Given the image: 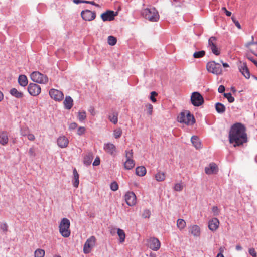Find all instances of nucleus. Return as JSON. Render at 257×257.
I'll list each match as a JSON object with an SVG mask.
<instances>
[{
	"instance_id": "nucleus-4",
	"label": "nucleus",
	"mask_w": 257,
	"mask_h": 257,
	"mask_svg": "<svg viewBox=\"0 0 257 257\" xmlns=\"http://www.w3.org/2000/svg\"><path fill=\"white\" fill-rule=\"evenodd\" d=\"M141 14L144 17L151 22L158 21L159 19V14L154 8L144 9L142 11Z\"/></svg>"
},
{
	"instance_id": "nucleus-7",
	"label": "nucleus",
	"mask_w": 257,
	"mask_h": 257,
	"mask_svg": "<svg viewBox=\"0 0 257 257\" xmlns=\"http://www.w3.org/2000/svg\"><path fill=\"white\" fill-rule=\"evenodd\" d=\"M96 242V238L94 236H90L88 238L83 246V252L85 254H88L92 249L95 246Z\"/></svg>"
},
{
	"instance_id": "nucleus-10",
	"label": "nucleus",
	"mask_w": 257,
	"mask_h": 257,
	"mask_svg": "<svg viewBox=\"0 0 257 257\" xmlns=\"http://www.w3.org/2000/svg\"><path fill=\"white\" fill-rule=\"evenodd\" d=\"M208 46L212 52L215 55H219L220 53V50L217 47V39L215 37H211L208 40Z\"/></svg>"
},
{
	"instance_id": "nucleus-8",
	"label": "nucleus",
	"mask_w": 257,
	"mask_h": 257,
	"mask_svg": "<svg viewBox=\"0 0 257 257\" xmlns=\"http://www.w3.org/2000/svg\"><path fill=\"white\" fill-rule=\"evenodd\" d=\"M191 101L192 104L195 106H199L204 103L203 97L197 92H194L192 93Z\"/></svg>"
},
{
	"instance_id": "nucleus-53",
	"label": "nucleus",
	"mask_w": 257,
	"mask_h": 257,
	"mask_svg": "<svg viewBox=\"0 0 257 257\" xmlns=\"http://www.w3.org/2000/svg\"><path fill=\"white\" fill-rule=\"evenodd\" d=\"M77 126H78V125L76 122H72L69 124V128L70 130H75V128H76Z\"/></svg>"
},
{
	"instance_id": "nucleus-45",
	"label": "nucleus",
	"mask_w": 257,
	"mask_h": 257,
	"mask_svg": "<svg viewBox=\"0 0 257 257\" xmlns=\"http://www.w3.org/2000/svg\"><path fill=\"white\" fill-rule=\"evenodd\" d=\"M110 188L112 191H115L118 189V185L116 182L111 183L110 185Z\"/></svg>"
},
{
	"instance_id": "nucleus-58",
	"label": "nucleus",
	"mask_w": 257,
	"mask_h": 257,
	"mask_svg": "<svg viewBox=\"0 0 257 257\" xmlns=\"http://www.w3.org/2000/svg\"><path fill=\"white\" fill-rule=\"evenodd\" d=\"M89 111L92 115H93V116L95 115V112L94 108H93V107L90 108V109L89 110Z\"/></svg>"
},
{
	"instance_id": "nucleus-23",
	"label": "nucleus",
	"mask_w": 257,
	"mask_h": 257,
	"mask_svg": "<svg viewBox=\"0 0 257 257\" xmlns=\"http://www.w3.org/2000/svg\"><path fill=\"white\" fill-rule=\"evenodd\" d=\"M9 141L8 133L6 131H0V144L5 146Z\"/></svg>"
},
{
	"instance_id": "nucleus-13",
	"label": "nucleus",
	"mask_w": 257,
	"mask_h": 257,
	"mask_svg": "<svg viewBox=\"0 0 257 257\" xmlns=\"http://www.w3.org/2000/svg\"><path fill=\"white\" fill-rule=\"evenodd\" d=\"M117 15V12H114L112 10H107L104 13L101 14V18L103 21H110L114 19L115 16Z\"/></svg>"
},
{
	"instance_id": "nucleus-2",
	"label": "nucleus",
	"mask_w": 257,
	"mask_h": 257,
	"mask_svg": "<svg viewBox=\"0 0 257 257\" xmlns=\"http://www.w3.org/2000/svg\"><path fill=\"white\" fill-rule=\"evenodd\" d=\"M177 120L179 122L185 123L187 125H191L195 122L194 116L188 110L181 112L177 117Z\"/></svg>"
},
{
	"instance_id": "nucleus-27",
	"label": "nucleus",
	"mask_w": 257,
	"mask_h": 257,
	"mask_svg": "<svg viewBox=\"0 0 257 257\" xmlns=\"http://www.w3.org/2000/svg\"><path fill=\"white\" fill-rule=\"evenodd\" d=\"M191 142L193 146L196 148L198 149L201 148V143L197 136H193L191 138Z\"/></svg>"
},
{
	"instance_id": "nucleus-30",
	"label": "nucleus",
	"mask_w": 257,
	"mask_h": 257,
	"mask_svg": "<svg viewBox=\"0 0 257 257\" xmlns=\"http://www.w3.org/2000/svg\"><path fill=\"white\" fill-rule=\"evenodd\" d=\"M117 230V233L119 238V242L122 243L125 240V233L124 231L121 229L118 228Z\"/></svg>"
},
{
	"instance_id": "nucleus-56",
	"label": "nucleus",
	"mask_w": 257,
	"mask_h": 257,
	"mask_svg": "<svg viewBox=\"0 0 257 257\" xmlns=\"http://www.w3.org/2000/svg\"><path fill=\"white\" fill-rule=\"evenodd\" d=\"M225 90V87L223 85H220L218 89V91L219 93L224 92Z\"/></svg>"
},
{
	"instance_id": "nucleus-37",
	"label": "nucleus",
	"mask_w": 257,
	"mask_h": 257,
	"mask_svg": "<svg viewBox=\"0 0 257 257\" xmlns=\"http://www.w3.org/2000/svg\"><path fill=\"white\" fill-rule=\"evenodd\" d=\"M86 118V114L85 111H79L78 113V118L80 121H83Z\"/></svg>"
},
{
	"instance_id": "nucleus-35",
	"label": "nucleus",
	"mask_w": 257,
	"mask_h": 257,
	"mask_svg": "<svg viewBox=\"0 0 257 257\" xmlns=\"http://www.w3.org/2000/svg\"><path fill=\"white\" fill-rule=\"evenodd\" d=\"M155 179L157 181H163L165 179V174L163 172H158L155 175Z\"/></svg>"
},
{
	"instance_id": "nucleus-64",
	"label": "nucleus",
	"mask_w": 257,
	"mask_h": 257,
	"mask_svg": "<svg viewBox=\"0 0 257 257\" xmlns=\"http://www.w3.org/2000/svg\"><path fill=\"white\" fill-rule=\"evenodd\" d=\"M225 13L227 16H230L231 15V12L228 11L227 10L225 11Z\"/></svg>"
},
{
	"instance_id": "nucleus-52",
	"label": "nucleus",
	"mask_w": 257,
	"mask_h": 257,
	"mask_svg": "<svg viewBox=\"0 0 257 257\" xmlns=\"http://www.w3.org/2000/svg\"><path fill=\"white\" fill-rule=\"evenodd\" d=\"M29 133L28 128L26 127L21 130V134L22 136H26Z\"/></svg>"
},
{
	"instance_id": "nucleus-25",
	"label": "nucleus",
	"mask_w": 257,
	"mask_h": 257,
	"mask_svg": "<svg viewBox=\"0 0 257 257\" xmlns=\"http://www.w3.org/2000/svg\"><path fill=\"white\" fill-rule=\"evenodd\" d=\"M73 179H74V182H73V186L75 188H77L79 185V174L77 171V170L76 168H74L73 169Z\"/></svg>"
},
{
	"instance_id": "nucleus-22",
	"label": "nucleus",
	"mask_w": 257,
	"mask_h": 257,
	"mask_svg": "<svg viewBox=\"0 0 257 257\" xmlns=\"http://www.w3.org/2000/svg\"><path fill=\"white\" fill-rule=\"evenodd\" d=\"M189 232L194 236L198 237L200 235V228L197 225H191L189 227Z\"/></svg>"
},
{
	"instance_id": "nucleus-38",
	"label": "nucleus",
	"mask_w": 257,
	"mask_h": 257,
	"mask_svg": "<svg viewBox=\"0 0 257 257\" xmlns=\"http://www.w3.org/2000/svg\"><path fill=\"white\" fill-rule=\"evenodd\" d=\"M205 54V51L201 50L198 52H195L193 54V57L195 58H200L203 57Z\"/></svg>"
},
{
	"instance_id": "nucleus-6",
	"label": "nucleus",
	"mask_w": 257,
	"mask_h": 257,
	"mask_svg": "<svg viewBox=\"0 0 257 257\" xmlns=\"http://www.w3.org/2000/svg\"><path fill=\"white\" fill-rule=\"evenodd\" d=\"M206 69L209 72L213 74L220 75L222 72L221 65L214 61L208 62L206 64Z\"/></svg>"
},
{
	"instance_id": "nucleus-40",
	"label": "nucleus",
	"mask_w": 257,
	"mask_h": 257,
	"mask_svg": "<svg viewBox=\"0 0 257 257\" xmlns=\"http://www.w3.org/2000/svg\"><path fill=\"white\" fill-rule=\"evenodd\" d=\"M122 131L120 128L115 129L113 131V135L115 139L120 138L122 135Z\"/></svg>"
},
{
	"instance_id": "nucleus-43",
	"label": "nucleus",
	"mask_w": 257,
	"mask_h": 257,
	"mask_svg": "<svg viewBox=\"0 0 257 257\" xmlns=\"http://www.w3.org/2000/svg\"><path fill=\"white\" fill-rule=\"evenodd\" d=\"M224 96L226 98L229 102L232 103L234 101V98L232 96L230 93H224Z\"/></svg>"
},
{
	"instance_id": "nucleus-49",
	"label": "nucleus",
	"mask_w": 257,
	"mask_h": 257,
	"mask_svg": "<svg viewBox=\"0 0 257 257\" xmlns=\"http://www.w3.org/2000/svg\"><path fill=\"white\" fill-rule=\"evenodd\" d=\"M212 211L214 216L218 215L219 213V210L217 206H213V207L212 208Z\"/></svg>"
},
{
	"instance_id": "nucleus-39",
	"label": "nucleus",
	"mask_w": 257,
	"mask_h": 257,
	"mask_svg": "<svg viewBox=\"0 0 257 257\" xmlns=\"http://www.w3.org/2000/svg\"><path fill=\"white\" fill-rule=\"evenodd\" d=\"M117 42L116 38L112 36H109L108 37V43L111 45L113 46L116 44Z\"/></svg>"
},
{
	"instance_id": "nucleus-41",
	"label": "nucleus",
	"mask_w": 257,
	"mask_h": 257,
	"mask_svg": "<svg viewBox=\"0 0 257 257\" xmlns=\"http://www.w3.org/2000/svg\"><path fill=\"white\" fill-rule=\"evenodd\" d=\"M183 188V185L182 182L176 183L174 187V189L176 191H181Z\"/></svg>"
},
{
	"instance_id": "nucleus-15",
	"label": "nucleus",
	"mask_w": 257,
	"mask_h": 257,
	"mask_svg": "<svg viewBox=\"0 0 257 257\" xmlns=\"http://www.w3.org/2000/svg\"><path fill=\"white\" fill-rule=\"evenodd\" d=\"M81 15L83 20L88 21H92L96 17L95 13L89 10L82 11Z\"/></svg>"
},
{
	"instance_id": "nucleus-11",
	"label": "nucleus",
	"mask_w": 257,
	"mask_h": 257,
	"mask_svg": "<svg viewBox=\"0 0 257 257\" xmlns=\"http://www.w3.org/2000/svg\"><path fill=\"white\" fill-rule=\"evenodd\" d=\"M49 95L51 98L55 101H60L64 98V94L62 92L56 89H50Z\"/></svg>"
},
{
	"instance_id": "nucleus-50",
	"label": "nucleus",
	"mask_w": 257,
	"mask_h": 257,
	"mask_svg": "<svg viewBox=\"0 0 257 257\" xmlns=\"http://www.w3.org/2000/svg\"><path fill=\"white\" fill-rule=\"evenodd\" d=\"M249 253L253 257H256L257 253L254 248H252L249 249Z\"/></svg>"
},
{
	"instance_id": "nucleus-12",
	"label": "nucleus",
	"mask_w": 257,
	"mask_h": 257,
	"mask_svg": "<svg viewBox=\"0 0 257 257\" xmlns=\"http://www.w3.org/2000/svg\"><path fill=\"white\" fill-rule=\"evenodd\" d=\"M28 91L31 95L36 96L41 93V87L36 83H31L28 87Z\"/></svg>"
},
{
	"instance_id": "nucleus-31",
	"label": "nucleus",
	"mask_w": 257,
	"mask_h": 257,
	"mask_svg": "<svg viewBox=\"0 0 257 257\" xmlns=\"http://www.w3.org/2000/svg\"><path fill=\"white\" fill-rule=\"evenodd\" d=\"M215 109L217 112L222 113L225 111V106L221 103H217L215 104Z\"/></svg>"
},
{
	"instance_id": "nucleus-5",
	"label": "nucleus",
	"mask_w": 257,
	"mask_h": 257,
	"mask_svg": "<svg viewBox=\"0 0 257 257\" xmlns=\"http://www.w3.org/2000/svg\"><path fill=\"white\" fill-rule=\"evenodd\" d=\"M30 78L32 81L39 84H46L48 82V78L39 71H34L30 74Z\"/></svg>"
},
{
	"instance_id": "nucleus-62",
	"label": "nucleus",
	"mask_w": 257,
	"mask_h": 257,
	"mask_svg": "<svg viewBox=\"0 0 257 257\" xmlns=\"http://www.w3.org/2000/svg\"><path fill=\"white\" fill-rule=\"evenodd\" d=\"M83 0H73L75 4H78L79 3H83Z\"/></svg>"
},
{
	"instance_id": "nucleus-47",
	"label": "nucleus",
	"mask_w": 257,
	"mask_h": 257,
	"mask_svg": "<svg viewBox=\"0 0 257 257\" xmlns=\"http://www.w3.org/2000/svg\"><path fill=\"white\" fill-rule=\"evenodd\" d=\"M28 153L30 157H35L36 155L35 150L33 147L29 149Z\"/></svg>"
},
{
	"instance_id": "nucleus-51",
	"label": "nucleus",
	"mask_w": 257,
	"mask_h": 257,
	"mask_svg": "<svg viewBox=\"0 0 257 257\" xmlns=\"http://www.w3.org/2000/svg\"><path fill=\"white\" fill-rule=\"evenodd\" d=\"M232 19V20L233 21V22H234V24L235 25V26L239 29H241V25H240L239 22L238 21H237L235 18H234V17H232L231 18Z\"/></svg>"
},
{
	"instance_id": "nucleus-57",
	"label": "nucleus",
	"mask_w": 257,
	"mask_h": 257,
	"mask_svg": "<svg viewBox=\"0 0 257 257\" xmlns=\"http://www.w3.org/2000/svg\"><path fill=\"white\" fill-rule=\"evenodd\" d=\"M1 228L4 231H7L8 229V226L6 224H3L1 225Z\"/></svg>"
},
{
	"instance_id": "nucleus-18",
	"label": "nucleus",
	"mask_w": 257,
	"mask_h": 257,
	"mask_svg": "<svg viewBox=\"0 0 257 257\" xmlns=\"http://www.w3.org/2000/svg\"><path fill=\"white\" fill-rule=\"evenodd\" d=\"M219 224L220 222L219 220L216 218H213L209 221L208 228L210 230L215 231L219 227Z\"/></svg>"
},
{
	"instance_id": "nucleus-54",
	"label": "nucleus",
	"mask_w": 257,
	"mask_h": 257,
	"mask_svg": "<svg viewBox=\"0 0 257 257\" xmlns=\"http://www.w3.org/2000/svg\"><path fill=\"white\" fill-rule=\"evenodd\" d=\"M100 161L99 158L96 157L93 163V166H98L100 164Z\"/></svg>"
},
{
	"instance_id": "nucleus-42",
	"label": "nucleus",
	"mask_w": 257,
	"mask_h": 257,
	"mask_svg": "<svg viewBox=\"0 0 257 257\" xmlns=\"http://www.w3.org/2000/svg\"><path fill=\"white\" fill-rule=\"evenodd\" d=\"M146 110L149 115H151L153 113V105L150 103H147L145 105Z\"/></svg>"
},
{
	"instance_id": "nucleus-26",
	"label": "nucleus",
	"mask_w": 257,
	"mask_h": 257,
	"mask_svg": "<svg viewBox=\"0 0 257 257\" xmlns=\"http://www.w3.org/2000/svg\"><path fill=\"white\" fill-rule=\"evenodd\" d=\"M19 84L22 86H26L28 84L27 77L24 75H21L18 78Z\"/></svg>"
},
{
	"instance_id": "nucleus-9",
	"label": "nucleus",
	"mask_w": 257,
	"mask_h": 257,
	"mask_svg": "<svg viewBox=\"0 0 257 257\" xmlns=\"http://www.w3.org/2000/svg\"><path fill=\"white\" fill-rule=\"evenodd\" d=\"M133 150H131L129 151H126L125 152V157L126 158V160L124 163V168L127 170H130L132 169L135 166V162L132 159L133 157Z\"/></svg>"
},
{
	"instance_id": "nucleus-14",
	"label": "nucleus",
	"mask_w": 257,
	"mask_h": 257,
	"mask_svg": "<svg viewBox=\"0 0 257 257\" xmlns=\"http://www.w3.org/2000/svg\"><path fill=\"white\" fill-rule=\"evenodd\" d=\"M124 198L125 202L128 205L132 206L136 204V196L134 192H127L125 194Z\"/></svg>"
},
{
	"instance_id": "nucleus-48",
	"label": "nucleus",
	"mask_w": 257,
	"mask_h": 257,
	"mask_svg": "<svg viewBox=\"0 0 257 257\" xmlns=\"http://www.w3.org/2000/svg\"><path fill=\"white\" fill-rule=\"evenodd\" d=\"M158 94L155 91H152L151 93L150 99L153 102H156V99L155 98V97Z\"/></svg>"
},
{
	"instance_id": "nucleus-29",
	"label": "nucleus",
	"mask_w": 257,
	"mask_h": 257,
	"mask_svg": "<svg viewBox=\"0 0 257 257\" xmlns=\"http://www.w3.org/2000/svg\"><path fill=\"white\" fill-rule=\"evenodd\" d=\"M10 93L12 95L17 98H21L23 97V93L18 91L17 89L15 88L11 89Z\"/></svg>"
},
{
	"instance_id": "nucleus-17",
	"label": "nucleus",
	"mask_w": 257,
	"mask_h": 257,
	"mask_svg": "<svg viewBox=\"0 0 257 257\" xmlns=\"http://www.w3.org/2000/svg\"><path fill=\"white\" fill-rule=\"evenodd\" d=\"M104 150L108 154L114 156L116 153V146L112 143H107L104 144Z\"/></svg>"
},
{
	"instance_id": "nucleus-1",
	"label": "nucleus",
	"mask_w": 257,
	"mask_h": 257,
	"mask_svg": "<svg viewBox=\"0 0 257 257\" xmlns=\"http://www.w3.org/2000/svg\"><path fill=\"white\" fill-rule=\"evenodd\" d=\"M246 129L241 123L233 125L229 133V142L234 147L240 146L247 142Z\"/></svg>"
},
{
	"instance_id": "nucleus-63",
	"label": "nucleus",
	"mask_w": 257,
	"mask_h": 257,
	"mask_svg": "<svg viewBox=\"0 0 257 257\" xmlns=\"http://www.w3.org/2000/svg\"><path fill=\"white\" fill-rule=\"evenodd\" d=\"M4 99V94L2 91H0V102Z\"/></svg>"
},
{
	"instance_id": "nucleus-60",
	"label": "nucleus",
	"mask_w": 257,
	"mask_h": 257,
	"mask_svg": "<svg viewBox=\"0 0 257 257\" xmlns=\"http://www.w3.org/2000/svg\"><path fill=\"white\" fill-rule=\"evenodd\" d=\"M248 59L252 61L256 66H257V61L254 60L252 57H248Z\"/></svg>"
},
{
	"instance_id": "nucleus-3",
	"label": "nucleus",
	"mask_w": 257,
	"mask_h": 257,
	"mask_svg": "<svg viewBox=\"0 0 257 257\" xmlns=\"http://www.w3.org/2000/svg\"><path fill=\"white\" fill-rule=\"evenodd\" d=\"M70 222L68 219L63 218L59 225V232L64 237H68L71 234L70 229Z\"/></svg>"
},
{
	"instance_id": "nucleus-59",
	"label": "nucleus",
	"mask_w": 257,
	"mask_h": 257,
	"mask_svg": "<svg viewBox=\"0 0 257 257\" xmlns=\"http://www.w3.org/2000/svg\"><path fill=\"white\" fill-rule=\"evenodd\" d=\"M220 62L222 63V65H223V66L224 68H227V67H229V64H228V63H224V62H223L222 61H221Z\"/></svg>"
},
{
	"instance_id": "nucleus-36",
	"label": "nucleus",
	"mask_w": 257,
	"mask_h": 257,
	"mask_svg": "<svg viewBox=\"0 0 257 257\" xmlns=\"http://www.w3.org/2000/svg\"><path fill=\"white\" fill-rule=\"evenodd\" d=\"M35 257H44L45 251L42 249H37L34 252Z\"/></svg>"
},
{
	"instance_id": "nucleus-44",
	"label": "nucleus",
	"mask_w": 257,
	"mask_h": 257,
	"mask_svg": "<svg viewBox=\"0 0 257 257\" xmlns=\"http://www.w3.org/2000/svg\"><path fill=\"white\" fill-rule=\"evenodd\" d=\"M151 215V212L148 209H145L143 211L142 213V217L144 218H148L150 217Z\"/></svg>"
},
{
	"instance_id": "nucleus-55",
	"label": "nucleus",
	"mask_w": 257,
	"mask_h": 257,
	"mask_svg": "<svg viewBox=\"0 0 257 257\" xmlns=\"http://www.w3.org/2000/svg\"><path fill=\"white\" fill-rule=\"evenodd\" d=\"M27 136L30 141H32L35 139V136L32 134L28 133Z\"/></svg>"
},
{
	"instance_id": "nucleus-19",
	"label": "nucleus",
	"mask_w": 257,
	"mask_h": 257,
	"mask_svg": "<svg viewBox=\"0 0 257 257\" xmlns=\"http://www.w3.org/2000/svg\"><path fill=\"white\" fill-rule=\"evenodd\" d=\"M205 172L208 175L216 174L218 172V167L214 163H210L208 166L205 168Z\"/></svg>"
},
{
	"instance_id": "nucleus-16",
	"label": "nucleus",
	"mask_w": 257,
	"mask_h": 257,
	"mask_svg": "<svg viewBox=\"0 0 257 257\" xmlns=\"http://www.w3.org/2000/svg\"><path fill=\"white\" fill-rule=\"evenodd\" d=\"M148 245L151 249L157 251L160 248L161 244L157 238L153 237L149 239Z\"/></svg>"
},
{
	"instance_id": "nucleus-20",
	"label": "nucleus",
	"mask_w": 257,
	"mask_h": 257,
	"mask_svg": "<svg viewBox=\"0 0 257 257\" xmlns=\"http://www.w3.org/2000/svg\"><path fill=\"white\" fill-rule=\"evenodd\" d=\"M240 72L246 78H250V72L245 63H241L239 66Z\"/></svg>"
},
{
	"instance_id": "nucleus-32",
	"label": "nucleus",
	"mask_w": 257,
	"mask_h": 257,
	"mask_svg": "<svg viewBox=\"0 0 257 257\" xmlns=\"http://www.w3.org/2000/svg\"><path fill=\"white\" fill-rule=\"evenodd\" d=\"M93 159V157L91 154H88L84 158L83 163L86 165H89Z\"/></svg>"
},
{
	"instance_id": "nucleus-61",
	"label": "nucleus",
	"mask_w": 257,
	"mask_h": 257,
	"mask_svg": "<svg viewBox=\"0 0 257 257\" xmlns=\"http://www.w3.org/2000/svg\"><path fill=\"white\" fill-rule=\"evenodd\" d=\"M242 247L239 244L236 245V250L240 251L242 250Z\"/></svg>"
},
{
	"instance_id": "nucleus-33",
	"label": "nucleus",
	"mask_w": 257,
	"mask_h": 257,
	"mask_svg": "<svg viewBox=\"0 0 257 257\" xmlns=\"http://www.w3.org/2000/svg\"><path fill=\"white\" fill-rule=\"evenodd\" d=\"M186 223L184 220H183L182 219H178L177 220V227L180 230H181L183 229L186 227Z\"/></svg>"
},
{
	"instance_id": "nucleus-34",
	"label": "nucleus",
	"mask_w": 257,
	"mask_h": 257,
	"mask_svg": "<svg viewBox=\"0 0 257 257\" xmlns=\"http://www.w3.org/2000/svg\"><path fill=\"white\" fill-rule=\"evenodd\" d=\"M109 120L114 124H116L118 121V114L116 112H113L109 116Z\"/></svg>"
},
{
	"instance_id": "nucleus-21",
	"label": "nucleus",
	"mask_w": 257,
	"mask_h": 257,
	"mask_svg": "<svg viewBox=\"0 0 257 257\" xmlns=\"http://www.w3.org/2000/svg\"><path fill=\"white\" fill-rule=\"evenodd\" d=\"M68 143V138L64 136H60L57 139V144L61 148L67 147Z\"/></svg>"
},
{
	"instance_id": "nucleus-46",
	"label": "nucleus",
	"mask_w": 257,
	"mask_h": 257,
	"mask_svg": "<svg viewBox=\"0 0 257 257\" xmlns=\"http://www.w3.org/2000/svg\"><path fill=\"white\" fill-rule=\"evenodd\" d=\"M85 131H86V129L83 126H80L79 127H78V130H77V134L78 135H82L83 134H84L85 132Z\"/></svg>"
},
{
	"instance_id": "nucleus-28",
	"label": "nucleus",
	"mask_w": 257,
	"mask_h": 257,
	"mask_svg": "<svg viewBox=\"0 0 257 257\" xmlns=\"http://www.w3.org/2000/svg\"><path fill=\"white\" fill-rule=\"evenodd\" d=\"M146 173V169L144 166H139L136 168V174L139 176H144Z\"/></svg>"
},
{
	"instance_id": "nucleus-24",
	"label": "nucleus",
	"mask_w": 257,
	"mask_h": 257,
	"mask_svg": "<svg viewBox=\"0 0 257 257\" xmlns=\"http://www.w3.org/2000/svg\"><path fill=\"white\" fill-rule=\"evenodd\" d=\"M64 107L66 109H70L73 105V100L70 96H66L63 101Z\"/></svg>"
}]
</instances>
